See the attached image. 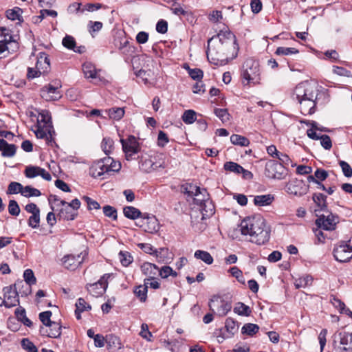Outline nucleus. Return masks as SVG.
Listing matches in <instances>:
<instances>
[{
    "label": "nucleus",
    "mask_w": 352,
    "mask_h": 352,
    "mask_svg": "<svg viewBox=\"0 0 352 352\" xmlns=\"http://www.w3.org/2000/svg\"><path fill=\"white\" fill-rule=\"evenodd\" d=\"M195 257L197 259H200L203 261L204 263H206L208 265H210L213 263V258L211 256V254L204 250H197L195 252Z\"/></svg>",
    "instance_id": "7c9ffc66"
},
{
    "label": "nucleus",
    "mask_w": 352,
    "mask_h": 352,
    "mask_svg": "<svg viewBox=\"0 0 352 352\" xmlns=\"http://www.w3.org/2000/svg\"><path fill=\"white\" fill-rule=\"evenodd\" d=\"M314 202L321 211L327 210V196L322 193H314L312 196Z\"/></svg>",
    "instance_id": "5701e85b"
},
{
    "label": "nucleus",
    "mask_w": 352,
    "mask_h": 352,
    "mask_svg": "<svg viewBox=\"0 0 352 352\" xmlns=\"http://www.w3.org/2000/svg\"><path fill=\"white\" fill-rule=\"evenodd\" d=\"M109 277L110 274H105L98 282L93 284H87V289L89 294L94 297L102 296L107 288V280Z\"/></svg>",
    "instance_id": "1a4fd4ad"
},
{
    "label": "nucleus",
    "mask_w": 352,
    "mask_h": 352,
    "mask_svg": "<svg viewBox=\"0 0 352 352\" xmlns=\"http://www.w3.org/2000/svg\"><path fill=\"white\" fill-rule=\"evenodd\" d=\"M20 208L15 200H10L8 205V212L12 216H18L20 213Z\"/></svg>",
    "instance_id": "3c124183"
},
{
    "label": "nucleus",
    "mask_w": 352,
    "mask_h": 352,
    "mask_svg": "<svg viewBox=\"0 0 352 352\" xmlns=\"http://www.w3.org/2000/svg\"><path fill=\"white\" fill-rule=\"evenodd\" d=\"M49 331L46 329V335L50 338H58L61 334V326L57 322H52L49 325Z\"/></svg>",
    "instance_id": "c85d7f7f"
},
{
    "label": "nucleus",
    "mask_w": 352,
    "mask_h": 352,
    "mask_svg": "<svg viewBox=\"0 0 352 352\" xmlns=\"http://www.w3.org/2000/svg\"><path fill=\"white\" fill-rule=\"evenodd\" d=\"M23 186L18 182H11L8 188V194H17L20 192L21 194V191H23Z\"/></svg>",
    "instance_id": "09e8293b"
},
{
    "label": "nucleus",
    "mask_w": 352,
    "mask_h": 352,
    "mask_svg": "<svg viewBox=\"0 0 352 352\" xmlns=\"http://www.w3.org/2000/svg\"><path fill=\"white\" fill-rule=\"evenodd\" d=\"M230 142L234 145L241 146H248L250 144V140L247 138L237 134L230 136Z\"/></svg>",
    "instance_id": "2f4dec72"
},
{
    "label": "nucleus",
    "mask_w": 352,
    "mask_h": 352,
    "mask_svg": "<svg viewBox=\"0 0 352 352\" xmlns=\"http://www.w3.org/2000/svg\"><path fill=\"white\" fill-rule=\"evenodd\" d=\"M196 195L193 196V203L201 206L208 200V194L205 188H199V192H196Z\"/></svg>",
    "instance_id": "393cba45"
},
{
    "label": "nucleus",
    "mask_w": 352,
    "mask_h": 352,
    "mask_svg": "<svg viewBox=\"0 0 352 352\" xmlns=\"http://www.w3.org/2000/svg\"><path fill=\"white\" fill-rule=\"evenodd\" d=\"M243 235H250L251 241L258 245L267 243L270 237V228L267 226L265 219L261 215L248 217L239 225Z\"/></svg>",
    "instance_id": "f03ea898"
},
{
    "label": "nucleus",
    "mask_w": 352,
    "mask_h": 352,
    "mask_svg": "<svg viewBox=\"0 0 352 352\" xmlns=\"http://www.w3.org/2000/svg\"><path fill=\"white\" fill-rule=\"evenodd\" d=\"M119 259L123 266H128L133 261V257L128 252H120Z\"/></svg>",
    "instance_id": "de8ad7c7"
},
{
    "label": "nucleus",
    "mask_w": 352,
    "mask_h": 352,
    "mask_svg": "<svg viewBox=\"0 0 352 352\" xmlns=\"http://www.w3.org/2000/svg\"><path fill=\"white\" fill-rule=\"evenodd\" d=\"M331 303L336 309L339 310V311L341 314H344L346 307L344 303L342 301H341V300L333 297V299L331 300Z\"/></svg>",
    "instance_id": "69168bd1"
},
{
    "label": "nucleus",
    "mask_w": 352,
    "mask_h": 352,
    "mask_svg": "<svg viewBox=\"0 0 352 352\" xmlns=\"http://www.w3.org/2000/svg\"><path fill=\"white\" fill-rule=\"evenodd\" d=\"M76 309H77L78 311H81L82 312L84 311L90 310L91 309V305H87L86 301L82 298H80L78 299V300L76 303Z\"/></svg>",
    "instance_id": "e2e57ef3"
},
{
    "label": "nucleus",
    "mask_w": 352,
    "mask_h": 352,
    "mask_svg": "<svg viewBox=\"0 0 352 352\" xmlns=\"http://www.w3.org/2000/svg\"><path fill=\"white\" fill-rule=\"evenodd\" d=\"M57 206L60 207L57 210V218L60 220L63 219L66 221H72L78 215V212L75 211L74 208H71L68 205V202L65 200L60 201V204H57Z\"/></svg>",
    "instance_id": "9d476101"
},
{
    "label": "nucleus",
    "mask_w": 352,
    "mask_h": 352,
    "mask_svg": "<svg viewBox=\"0 0 352 352\" xmlns=\"http://www.w3.org/2000/svg\"><path fill=\"white\" fill-rule=\"evenodd\" d=\"M298 52L299 51L294 47H278L275 52V54L278 56H287L298 54Z\"/></svg>",
    "instance_id": "79ce46f5"
},
{
    "label": "nucleus",
    "mask_w": 352,
    "mask_h": 352,
    "mask_svg": "<svg viewBox=\"0 0 352 352\" xmlns=\"http://www.w3.org/2000/svg\"><path fill=\"white\" fill-rule=\"evenodd\" d=\"M89 32L91 34H93L94 32L100 31L102 27L103 24L100 21H89L87 25Z\"/></svg>",
    "instance_id": "603ef678"
},
{
    "label": "nucleus",
    "mask_w": 352,
    "mask_h": 352,
    "mask_svg": "<svg viewBox=\"0 0 352 352\" xmlns=\"http://www.w3.org/2000/svg\"><path fill=\"white\" fill-rule=\"evenodd\" d=\"M113 142L111 138H104L102 142V148L105 154L108 155L111 152Z\"/></svg>",
    "instance_id": "680f3d73"
},
{
    "label": "nucleus",
    "mask_w": 352,
    "mask_h": 352,
    "mask_svg": "<svg viewBox=\"0 0 352 352\" xmlns=\"http://www.w3.org/2000/svg\"><path fill=\"white\" fill-rule=\"evenodd\" d=\"M196 116L197 113L194 110L189 109L184 112L182 118L184 123L190 124L197 120Z\"/></svg>",
    "instance_id": "58836bf2"
},
{
    "label": "nucleus",
    "mask_w": 352,
    "mask_h": 352,
    "mask_svg": "<svg viewBox=\"0 0 352 352\" xmlns=\"http://www.w3.org/2000/svg\"><path fill=\"white\" fill-rule=\"evenodd\" d=\"M258 329L259 327L257 324L253 323H247L245 324L242 327L241 333L243 334L252 336L258 331Z\"/></svg>",
    "instance_id": "72a5a7b5"
},
{
    "label": "nucleus",
    "mask_w": 352,
    "mask_h": 352,
    "mask_svg": "<svg viewBox=\"0 0 352 352\" xmlns=\"http://www.w3.org/2000/svg\"><path fill=\"white\" fill-rule=\"evenodd\" d=\"M105 343L109 350L118 351L122 348L120 339L113 334L107 335L105 337Z\"/></svg>",
    "instance_id": "f3484780"
},
{
    "label": "nucleus",
    "mask_w": 352,
    "mask_h": 352,
    "mask_svg": "<svg viewBox=\"0 0 352 352\" xmlns=\"http://www.w3.org/2000/svg\"><path fill=\"white\" fill-rule=\"evenodd\" d=\"M41 195V192L39 190L30 186L23 187V191H21V195L25 197H39Z\"/></svg>",
    "instance_id": "ea45409f"
},
{
    "label": "nucleus",
    "mask_w": 352,
    "mask_h": 352,
    "mask_svg": "<svg viewBox=\"0 0 352 352\" xmlns=\"http://www.w3.org/2000/svg\"><path fill=\"white\" fill-rule=\"evenodd\" d=\"M223 168L226 171L240 174L243 168L239 164L234 162H227L224 164Z\"/></svg>",
    "instance_id": "f704fd0d"
},
{
    "label": "nucleus",
    "mask_w": 352,
    "mask_h": 352,
    "mask_svg": "<svg viewBox=\"0 0 352 352\" xmlns=\"http://www.w3.org/2000/svg\"><path fill=\"white\" fill-rule=\"evenodd\" d=\"M225 327L227 331L232 334L238 329L236 322L231 318L226 319Z\"/></svg>",
    "instance_id": "4d7b16f0"
},
{
    "label": "nucleus",
    "mask_w": 352,
    "mask_h": 352,
    "mask_svg": "<svg viewBox=\"0 0 352 352\" xmlns=\"http://www.w3.org/2000/svg\"><path fill=\"white\" fill-rule=\"evenodd\" d=\"M23 287V281L18 280L14 285L3 288L4 306L7 308L15 307L19 304L18 289Z\"/></svg>",
    "instance_id": "39448f33"
},
{
    "label": "nucleus",
    "mask_w": 352,
    "mask_h": 352,
    "mask_svg": "<svg viewBox=\"0 0 352 352\" xmlns=\"http://www.w3.org/2000/svg\"><path fill=\"white\" fill-rule=\"evenodd\" d=\"M51 316H52V311H43V312H41L39 314L40 320L46 327H48L49 325L52 324V323L53 322L50 319Z\"/></svg>",
    "instance_id": "8fccbe9b"
},
{
    "label": "nucleus",
    "mask_w": 352,
    "mask_h": 352,
    "mask_svg": "<svg viewBox=\"0 0 352 352\" xmlns=\"http://www.w3.org/2000/svg\"><path fill=\"white\" fill-rule=\"evenodd\" d=\"M339 164L342 168L344 175L346 177H352V168L344 161H340Z\"/></svg>",
    "instance_id": "bf43d9fd"
},
{
    "label": "nucleus",
    "mask_w": 352,
    "mask_h": 352,
    "mask_svg": "<svg viewBox=\"0 0 352 352\" xmlns=\"http://www.w3.org/2000/svg\"><path fill=\"white\" fill-rule=\"evenodd\" d=\"M327 214H322L318 215V219L316 220V225L319 228L322 230L331 231L334 230L336 224L339 222L338 216L333 214L328 210L324 211Z\"/></svg>",
    "instance_id": "423d86ee"
},
{
    "label": "nucleus",
    "mask_w": 352,
    "mask_h": 352,
    "mask_svg": "<svg viewBox=\"0 0 352 352\" xmlns=\"http://www.w3.org/2000/svg\"><path fill=\"white\" fill-rule=\"evenodd\" d=\"M241 76L247 84H259L261 74L258 62L252 58L247 59L243 65Z\"/></svg>",
    "instance_id": "7ed1b4c3"
},
{
    "label": "nucleus",
    "mask_w": 352,
    "mask_h": 352,
    "mask_svg": "<svg viewBox=\"0 0 352 352\" xmlns=\"http://www.w3.org/2000/svg\"><path fill=\"white\" fill-rule=\"evenodd\" d=\"M108 174L107 168L100 160L94 162L89 168V175L94 178H98Z\"/></svg>",
    "instance_id": "2eb2a0df"
},
{
    "label": "nucleus",
    "mask_w": 352,
    "mask_h": 352,
    "mask_svg": "<svg viewBox=\"0 0 352 352\" xmlns=\"http://www.w3.org/2000/svg\"><path fill=\"white\" fill-rule=\"evenodd\" d=\"M333 256L340 263L349 262L352 258V247L342 242L333 249Z\"/></svg>",
    "instance_id": "6e6552de"
},
{
    "label": "nucleus",
    "mask_w": 352,
    "mask_h": 352,
    "mask_svg": "<svg viewBox=\"0 0 352 352\" xmlns=\"http://www.w3.org/2000/svg\"><path fill=\"white\" fill-rule=\"evenodd\" d=\"M318 92V86L316 83L305 81V94L303 100H316Z\"/></svg>",
    "instance_id": "a211bd4d"
},
{
    "label": "nucleus",
    "mask_w": 352,
    "mask_h": 352,
    "mask_svg": "<svg viewBox=\"0 0 352 352\" xmlns=\"http://www.w3.org/2000/svg\"><path fill=\"white\" fill-rule=\"evenodd\" d=\"M234 312L239 316H249L252 311L249 306L245 305L243 302H239L234 307Z\"/></svg>",
    "instance_id": "bb28decb"
},
{
    "label": "nucleus",
    "mask_w": 352,
    "mask_h": 352,
    "mask_svg": "<svg viewBox=\"0 0 352 352\" xmlns=\"http://www.w3.org/2000/svg\"><path fill=\"white\" fill-rule=\"evenodd\" d=\"M103 212L106 217L112 218L113 220L117 219V210L115 208L107 205L103 207Z\"/></svg>",
    "instance_id": "864d4df0"
},
{
    "label": "nucleus",
    "mask_w": 352,
    "mask_h": 352,
    "mask_svg": "<svg viewBox=\"0 0 352 352\" xmlns=\"http://www.w3.org/2000/svg\"><path fill=\"white\" fill-rule=\"evenodd\" d=\"M340 335V344L343 346V350H352V333H344Z\"/></svg>",
    "instance_id": "c756f323"
},
{
    "label": "nucleus",
    "mask_w": 352,
    "mask_h": 352,
    "mask_svg": "<svg viewBox=\"0 0 352 352\" xmlns=\"http://www.w3.org/2000/svg\"><path fill=\"white\" fill-rule=\"evenodd\" d=\"M41 97L46 100H57L60 98L58 91V87L52 85L43 87L41 91Z\"/></svg>",
    "instance_id": "4468645a"
},
{
    "label": "nucleus",
    "mask_w": 352,
    "mask_h": 352,
    "mask_svg": "<svg viewBox=\"0 0 352 352\" xmlns=\"http://www.w3.org/2000/svg\"><path fill=\"white\" fill-rule=\"evenodd\" d=\"M199 187L190 183H186L181 186V191L188 197H193L196 192H199Z\"/></svg>",
    "instance_id": "a878e982"
},
{
    "label": "nucleus",
    "mask_w": 352,
    "mask_h": 352,
    "mask_svg": "<svg viewBox=\"0 0 352 352\" xmlns=\"http://www.w3.org/2000/svg\"><path fill=\"white\" fill-rule=\"evenodd\" d=\"M209 307L212 311H214L213 307H217V314L219 316H226L228 314V312L231 310L232 308L230 302H226L223 300H220L219 301L218 299H217L216 300H211L209 303Z\"/></svg>",
    "instance_id": "ddd939ff"
},
{
    "label": "nucleus",
    "mask_w": 352,
    "mask_h": 352,
    "mask_svg": "<svg viewBox=\"0 0 352 352\" xmlns=\"http://www.w3.org/2000/svg\"><path fill=\"white\" fill-rule=\"evenodd\" d=\"M238 50L235 36L230 32H221L208 41L207 58L215 65H223L230 58V51L236 52Z\"/></svg>",
    "instance_id": "f257e3e1"
},
{
    "label": "nucleus",
    "mask_w": 352,
    "mask_h": 352,
    "mask_svg": "<svg viewBox=\"0 0 352 352\" xmlns=\"http://www.w3.org/2000/svg\"><path fill=\"white\" fill-rule=\"evenodd\" d=\"M156 30L160 34L166 33L168 30V23L163 19L160 20L157 23Z\"/></svg>",
    "instance_id": "774afa93"
},
{
    "label": "nucleus",
    "mask_w": 352,
    "mask_h": 352,
    "mask_svg": "<svg viewBox=\"0 0 352 352\" xmlns=\"http://www.w3.org/2000/svg\"><path fill=\"white\" fill-rule=\"evenodd\" d=\"M40 223V213L32 214L28 219V226L32 228H37Z\"/></svg>",
    "instance_id": "13d9d810"
},
{
    "label": "nucleus",
    "mask_w": 352,
    "mask_h": 352,
    "mask_svg": "<svg viewBox=\"0 0 352 352\" xmlns=\"http://www.w3.org/2000/svg\"><path fill=\"white\" fill-rule=\"evenodd\" d=\"M316 100H303L298 102L300 104L301 112L305 114H312L315 112Z\"/></svg>",
    "instance_id": "6ab92c4d"
},
{
    "label": "nucleus",
    "mask_w": 352,
    "mask_h": 352,
    "mask_svg": "<svg viewBox=\"0 0 352 352\" xmlns=\"http://www.w3.org/2000/svg\"><path fill=\"white\" fill-rule=\"evenodd\" d=\"M147 285L137 286L134 289L135 296L140 298V301L144 302L147 298Z\"/></svg>",
    "instance_id": "c9c22d12"
},
{
    "label": "nucleus",
    "mask_w": 352,
    "mask_h": 352,
    "mask_svg": "<svg viewBox=\"0 0 352 352\" xmlns=\"http://www.w3.org/2000/svg\"><path fill=\"white\" fill-rule=\"evenodd\" d=\"M106 113L109 118L119 120L124 116V110L123 108L113 107L106 111Z\"/></svg>",
    "instance_id": "cd10ccee"
},
{
    "label": "nucleus",
    "mask_w": 352,
    "mask_h": 352,
    "mask_svg": "<svg viewBox=\"0 0 352 352\" xmlns=\"http://www.w3.org/2000/svg\"><path fill=\"white\" fill-rule=\"evenodd\" d=\"M39 166H30L26 167L25 170V176L28 178H34L38 176Z\"/></svg>",
    "instance_id": "5fc2aeb1"
},
{
    "label": "nucleus",
    "mask_w": 352,
    "mask_h": 352,
    "mask_svg": "<svg viewBox=\"0 0 352 352\" xmlns=\"http://www.w3.org/2000/svg\"><path fill=\"white\" fill-rule=\"evenodd\" d=\"M142 227L149 233L157 232L160 228L157 219L154 215H149L147 213L143 214Z\"/></svg>",
    "instance_id": "f8f14e48"
},
{
    "label": "nucleus",
    "mask_w": 352,
    "mask_h": 352,
    "mask_svg": "<svg viewBox=\"0 0 352 352\" xmlns=\"http://www.w3.org/2000/svg\"><path fill=\"white\" fill-rule=\"evenodd\" d=\"M285 174V166L275 160H269L265 167V175L270 179H281Z\"/></svg>",
    "instance_id": "0eeeda50"
},
{
    "label": "nucleus",
    "mask_w": 352,
    "mask_h": 352,
    "mask_svg": "<svg viewBox=\"0 0 352 352\" xmlns=\"http://www.w3.org/2000/svg\"><path fill=\"white\" fill-rule=\"evenodd\" d=\"M214 114L223 122H226L230 120V114L226 109H215Z\"/></svg>",
    "instance_id": "49530a36"
},
{
    "label": "nucleus",
    "mask_w": 352,
    "mask_h": 352,
    "mask_svg": "<svg viewBox=\"0 0 352 352\" xmlns=\"http://www.w3.org/2000/svg\"><path fill=\"white\" fill-rule=\"evenodd\" d=\"M40 119L38 120V122H43L46 126L52 128V118L50 115V112L47 110H41L39 112Z\"/></svg>",
    "instance_id": "4c0bfd02"
},
{
    "label": "nucleus",
    "mask_w": 352,
    "mask_h": 352,
    "mask_svg": "<svg viewBox=\"0 0 352 352\" xmlns=\"http://www.w3.org/2000/svg\"><path fill=\"white\" fill-rule=\"evenodd\" d=\"M141 270L146 276L149 277V278H154V276L159 271L158 267L151 263H144L141 266Z\"/></svg>",
    "instance_id": "4be33fe9"
},
{
    "label": "nucleus",
    "mask_w": 352,
    "mask_h": 352,
    "mask_svg": "<svg viewBox=\"0 0 352 352\" xmlns=\"http://www.w3.org/2000/svg\"><path fill=\"white\" fill-rule=\"evenodd\" d=\"M333 72L334 74L340 76H351V72L342 67L333 66Z\"/></svg>",
    "instance_id": "0e129e2a"
},
{
    "label": "nucleus",
    "mask_w": 352,
    "mask_h": 352,
    "mask_svg": "<svg viewBox=\"0 0 352 352\" xmlns=\"http://www.w3.org/2000/svg\"><path fill=\"white\" fill-rule=\"evenodd\" d=\"M21 343L23 350L28 352H38L36 346L28 338H23Z\"/></svg>",
    "instance_id": "37998d69"
},
{
    "label": "nucleus",
    "mask_w": 352,
    "mask_h": 352,
    "mask_svg": "<svg viewBox=\"0 0 352 352\" xmlns=\"http://www.w3.org/2000/svg\"><path fill=\"white\" fill-rule=\"evenodd\" d=\"M123 213L126 218L132 220L143 217V214L141 211L133 206H125L123 208Z\"/></svg>",
    "instance_id": "412c9836"
},
{
    "label": "nucleus",
    "mask_w": 352,
    "mask_h": 352,
    "mask_svg": "<svg viewBox=\"0 0 352 352\" xmlns=\"http://www.w3.org/2000/svg\"><path fill=\"white\" fill-rule=\"evenodd\" d=\"M23 11L19 7H14L13 9H9L6 11V16L8 19L12 21L19 20L21 21V14Z\"/></svg>",
    "instance_id": "e433bc0d"
},
{
    "label": "nucleus",
    "mask_w": 352,
    "mask_h": 352,
    "mask_svg": "<svg viewBox=\"0 0 352 352\" xmlns=\"http://www.w3.org/2000/svg\"><path fill=\"white\" fill-rule=\"evenodd\" d=\"M120 142L126 160H140V156L138 155L136 157L135 155L140 152L141 147L133 135H129L126 139H121Z\"/></svg>",
    "instance_id": "20e7f679"
},
{
    "label": "nucleus",
    "mask_w": 352,
    "mask_h": 352,
    "mask_svg": "<svg viewBox=\"0 0 352 352\" xmlns=\"http://www.w3.org/2000/svg\"><path fill=\"white\" fill-rule=\"evenodd\" d=\"M62 44L65 47L69 50H75L76 43L74 38L72 36L66 35L63 38Z\"/></svg>",
    "instance_id": "a18cd8bd"
},
{
    "label": "nucleus",
    "mask_w": 352,
    "mask_h": 352,
    "mask_svg": "<svg viewBox=\"0 0 352 352\" xmlns=\"http://www.w3.org/2000/svg\"><path fill=\"white\" fill-rule=\"evenodd\" d=\"M87 255L86 252H82L77 255H65L62 259L63 264L67 269L74 270L84 261Z\"/></svg>",
    "instance_id": "9b49d317"
},
{
    "label": "nucleus",
    "mask_w": 352,
    "mask_h": 352,
    "mask_svg": "<svg viewBox=\"0 0 352 352\" xmlns=\"http://www.w3.org/2000/svg\"><path fill=\"white\" fill-rule=\"evenodd\" d=\"M82 72L87 78H97L98 74L95 66L91 63H85L82 65Z\"/></svg>",
    "instance_id": "b1692460"
},
{
    "label": "nucleus",
    "mask_w": 352,
    "mask_h": 352,
    "mask_svg": "<svg viewBox=\"0 0 352 352\" xmlns=\"http://www.w3.org/2000/svg\"><path fill=\"white\" fill-rule=\"evenodd\" d=\"M167 135L163 131H160L157 137V144L159 146L164 147L168 142Z\"/></svg>",
    "instance_id": "338daca9"
},
{
    "label": "nucleus",
    "mask_w": 352,
    "mask_h": 352,
    "mask_svg": "<svg viewBox=\"0 0 352 352\" xmlns=\"http://www.w3.org/2000/svg\"><path fill=\"white\" fill-rule=\"evenodd\" d=\"M321 146L326 150H330L332 147V142L330 137L327 135H321L320 139Z\"/></svg>",
    "instance_id": "052dcab7"
},
{
    "label": "nucleus",
    "mask_w": 352,
    "mask_h": 352,
    "mask_svg": "<svg viewBox=\"0 0 352 352\" xmlns=\"http://www.w3.org/2000/svg\"><path fill=\"white\" fill-rule=\"evenodd\" d=\"M23 278L25 280L24 284L34 285L36 282V277L34 276V272L31 269H27L24 271Z\"/></svg>",
    "instance_id": "c03bdc74"
},
{
    "label": "nucleus",
    "mask_w": 352,
    "mask_h": 352,
    "mask_svg": "<svg viewBox=\"0 0 352 352\" xmlns=\"http://www.w3.org/2000/svg\"><path fill=\"white\" fill-rule=\"evenodd\" d=\"M16 146L14 144H10L4 139H0V151H1L3 157H13L16 153Z\"/></svg>",
    "instance_id": "dca6fc26"
},
{
    "label": "nucleus",
    "mask_w": 352,
    "mask_h": 352,
    "mask_svg": "<svg viewBox=\"0 0 352 352\" xmlns=\"http://www.w3.org/2000/svg\"><path fill=\"white\" fill-rule=\"evenodd\" d=\"M138 246L143 250V251L146 254L155 255L157 257L159 256L160 254L164 250V248H161L160 250L155 249L151 244L149 243H140Z\"/></svg>",
    "instance_id": "473e14b6"
},
{
    "label": "nucleus",
    "mask_w": 352,
    "mask_h": 352,
    "mask_svg": "<svg viewBox=\"0 0 352 352\" xmlns=\"http://www.w3.org/2000/svg\"><path fill=\"white\" fill-rule=\"evenodd\" d=\"M188 68L189 76L195 80H201L203 78L204 74L202 70L198 68L190 69Z\"/></svg>",
    "instance_id": "6e6d98bb"
},
{
    "label": "nucleus",
    "mask_w": 352,
    "mask_h": 352,
    "mask_svg": "<svg viewBox=\"0 0 352 352\" xmlns=\"http://www.w3.org/2000/svg\"><path fill=\"white\" fill-rule=\"evenodd\" d=\"M305 81L299 83L294 91V96L296 97L298 102L302 101L304 99V95L305 94Z\"/></svg>",
    "instance_id": "a19ab883"
},
{
    "label": "nucleus",
    "mask_w": 352,
    "mask_h": 352,
    "mask_svg": "<svg viewBox=\"0 0 352 352\" xmlns=\"http://www.w3.org/2000/svg\"><path fill=\"white\" fill-rule=\"evenodd\" d=\"M274 195L267 194L255 196L254 204L257 206H265L270 205L274 201Z\"/></svg>",
    "instance_id": "aec40b11"
}]
</instances>
